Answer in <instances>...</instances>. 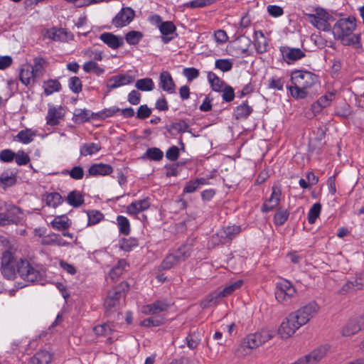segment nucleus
I'll use <instances>...</instances> for the list:
<instances>
[{"label":"nucleus","mask_w":364,"mask_h":364,"mask_svg":"<svg viewBox=\"0 0 364 364\" xmlns=\"http://www.w3.org/2000/svg\"><path fill=\"white\" fill-rule=\"evenodd\" d=\"M355 28V18L349 16L348 18L339 19L331 29L334 38L341 40L343 45L361 48L360 35H352Z\"/></svg>","instance_id":"f257e3e1"},{"label":"nucleus","mask_w":364,"mask_h":364,"mask_svg":"<svg viewBox=\"0 0 364 364\" xmlns=\"http://www.w3.org/2000/svg\"><path fill=\"white\" fill-rule=\"evenodd\" d=\"M18 275L28 283L41 282L46 276V271L39 267H33L27 259H21L16 264Z\"/></svg>","instance_id":"f03ea898"},{"label":"nucleus","mask_w":364,"mask_h":364,"mask_svg":"<svg viewBox=\"0 0 364 364\" xmlns=\"http://www.w3.org/2000/svg\"><path fill=\"white\" fill-rule=\"evenodd\" d=\"M290 80L292 85L308 90L318 82V76L310 71L296 70L291 72Z\"/></svg>","instance_id":"7ed1b4c3"},{"label":"nucleus","mask_w":364,"mask_h":364,"mask_svg":"<svg viewBox=\"0 0 364 364\" xmlns=\"http://www.w3.org/2000/svg\"><path fill=\"white\" fill-rule=\"evenodd\" d=\"M129 288V284L127 282H122L110 290L105 301V307L107 310L111 311L116 307L119 300L125 297Z\"/></svg>","instance_id":"20e7f679"},{"label":"nucleus","mask_w":364,"mask_h":364,"mask_svg":"<svg viewBox=\"0 0 364 364\" xmlns=\"http://www.w3.org/2000/svg\"><path fill=\"white\" fill-rule=\"evenodd\" d=\"M273 337L272 333L266 329L250 333L247 336L242 342V346L245 348L255 349L264 344Z\"/></svg>","instance_id":"39448f33"},{"label":"nucleus","mask_w":364,"mask_h":364,"mask_svg":"<svg viewBox=\"0 0 364 364\" xmlns=\"http://www.w3.org/2000/svg\"><path fill=\"white\" fill-rule=\"evenodd\" d=\"M319 306L314 301L291 313V318L298 321L301 326L307 323L318 311Z\"/></svg>","instance_id":"423d86ee"},{"label":"nucleus","mask_w":364,"mask_h":364,"mask_svg":"<svg viewBox=\"0 0 364 364\" xmlns=\"http://www.w3.org/2000/svg\"><path fill=\"white\" fill-rule=\"evenodd\" d=\"M296 293V290L292 284L287 279H283L277 284L274 294L279 302L286 304L290 301Z\"/></svg>","instance_id":"0eeeda50"},{"label":"nucleus","mask_w":364,"mask_h":364,"mask_svg":"<svg viewBox=\"0 0 364 364\" xmlns=\"http://www.w3.org/2000/svg\"><path fill=\"white\" fill-rule=\"evenodd\" d=\"M242 229L240 225H231L223 228L212 236V242L215 245L226 244L232 241Z\"/></svg>","instance_id":"6e6552de"},{"label":"nucleus","mask_w":364,"mask_h":364,"mask_svg":"<svg viewBox=\"0 0 364 364\" xmlns=\"http://www.w3.org/2000/svg\"><path fill=\"white\" fill-rule=\"evenodd\" d=\"M364 289V272H360L348 280L340 289L339 294L344 295Z\"/></svg>","instance_id":"1a4fd4ad"},{"label":"nucleus","mask_w":364,"mask_h":364,"mask_svg":"<svg viewBox=\"0 0 364 364\" xmlns=\"http://www.w3.org/2000/svg\"><path fill=\"white\" fill-rule=\"evenodd\" d=\"M301 326L300 323H299L297 320L294 319V318H291V315L289 314L281 323L278 333L282 338H288Z\"/></svg>","instance_id":"9d476101"},{"label":"nucleus","mask_w":364,"mask_h":364,"mask_svg":"<svg viewBox=\"0 0 364 364\" xmlns=\"http://www.w3.org/2000/svg\"><path fill=\"white\" fill-rule=\"evenodd\" d=\"M135 16L134 11L130 7H123L113 18L112 23L116 28H122L129 24Z\"/></svg>","instance_id":"9b49d317"},{"label":"nucleus","mask_w":364,"mask_h":364,"mask_svg":"<svg viewBox=\"0 0 364 364\" xmlns=\"http://www.w3.org/2000/svg\"><path fill=\"white\" fill-rule=\"evenodd\" d=\"M282 58L287 64H291L306 56L305 53L300 48L282 46L279 48Z\"/></svg>","instance_id":"f8f14e48"},{"label":"nucleus","mask_w":364,"mask_h":364,"mask_svg":"<svg viewBox=\"0 0 364 364\" xmlns=\"http://www.w3.org/2000/svg\"><path fill=\"white\" fill-rule=\"evenodd\" d=\"M134 78L132 75L127 74H119L109 78L107 81L106 86L108 92H110L111 90L118 88L121 86L131 84L132 82H134Z\"/></svg>","instance_id":"ddd939ff"},{"label":"nucleus","mask_w":364,"mask_h":364,"mask_svg":"<svg viewBox=\"0 0 364 364\" xmlns=\"http://www.w3.org/2000/svg\"><path fill=\"white\" fill-rule=\"evenodd\" d=\"M31 68V64L23 65L20 68L18 75L21 82L28 88L32 87L36 80H38L36 77H34L33 71Z\"/></svg>","instance_id":"4468645a"},{"label":"nucleus","mask_w":364,"mask_h":364,"mask_svg":"<svg viewBox=\"0 0 364 364\" xmlns=\"http://www.w3.org/2000/svg\"><path fill=\"white\" fill-rule=\"evenodd\" d=\"M281 190L277 187H272V194L268 200L262 205L261 210L263 213H268L277 207L280 202Z\"/></svg>","instance_id":"2eb2a0df"},{"label":"nucleus","mask_w":364,"mask_h":364,"mask_svg":"<svg viewBox=\"0 0 364 364\" xmlns=\"http://www.w3.org/2000/svg\"><path fill=\"white\" fill-rule=\"evenodd\" d=\"M112 172L113 168L109 164L103 163L94 164L88 169L87 176H105L111 174Z\"/></svg>","instance_id":"dca6fc26"},{"label":"nucleus","mask_w":364,"mask_h":364,"mask_svg":"<svg viewBox=\"0 0 364 364\" xmlns=\"http://www.w3.org/2000/svg\"><path fill=\"white\" fill-rule=\"evenodd\" d=\"M150 207L149 198H145L142 200H135L131 203L127 207V213L132 215H137Z\"/></svg>","instance_id":"f3484780"},{"label":"nucleus","mask_w":364,"mask_h":364,"mask_svg":"<svg viewBox=\"0 0 364 364\" xmlns=\"http://www.w3.org/2000/svg\"><path fill=\"white\" fill-rule=\"evenodd\" d=\"M100 38L112 49H117L124 45L123 38L112 33H103L100 35Z\"/></svg>","instance_id":"a211bd4d"},{"label":"nucleus","mask_w":364,"mask_h":364,"mask_svg":"<svg viewBox=\"0 0 364 364\" xmlns=\"http://www.w3.org/2000/svg\"><path fill=\"white\" fill-rule=\"evenodd\" d=\"M48 65V63L45 58L40 56L34 58L33 65L31 64V70L33 71L34 77L41 78L46 73Z\"/></svg>","instance_id":"6ab92c4d"},{"label":"nucleus","mask_w":364,"mask_h":364,"mask_svg":"<svg viewBox=\"0 0 364 364\" xmlns=\"http://www.w3.org/2000/svg\"><path fill=\"white\" fill-rule=\"evenodd\" d=\"M168 304L165 300H157L152 304L143 306V313L146 314H156L166 311Z\"/></svg>","instance_id":"aec40b11"},{"label":"nucleus","mask_w":364,"mask_h":364,"mask_svg":"<svg viewBox=\"0 0 364 364\" xmlns=\"http://www.w3.org/2000/svg\"><path fill=\"white\" fill-rule=\"evenodd\" d=\"M159 86L164 91L172 93L175 90V84L171 74L168 71H163L160 74Z\"/></svg>","instance_id":"412c9836"},{"label":"nucleus","mask_w":364,"mask_h":364,"mask_svg":"<svg viewBox=\"0 0 364 364\" xmlns=\"http://www.w3.org/2000/svg\"><path fill=\"white\" fill-rule=\"evenodd\" d=\"M62 107L60 106L56 108L54 106H50L46 116V122L50 126H55L60 123V119L63 117Z\"/></svg>","instance_id":"4be33fe9"},{"label":"nucleus","mask_w":364,"mask_h":364,"mask_svg":"<svg viewBox=\"0 0 364 364\" xmlns=\"http://www.w3.org/2000/svg\"><path fill=\"white\" fill-rule=\"evenodd\" d=\"M4 213L9 225H17L21 221V210L15 205H12Z\"/></svg>","instance_id":"5701e85b"},{"label":"nucleus","mask_w":364,"mask_h":364,"mask_svg":"<svg viewBox=\"0 0 364 364\" xmlns=\"http://www.w3.org/2000/svg\"><path fill=\"white\" fill-rule=\"evenodd\" d=\"M209 184V180L205 178H196L186 183L183 193H192L198 190L200 186Z\"/></svg>","instance_id":"b1692460"},{"label":"nucleus","mask_w":364,"mask_h":364,"mask_svg":"<svg viewBox=\"0 0 364 364\" xmlns=\"http://www.w3.org/2000/svg\"><path fill=\"white\" fill-rule=\"evenodd\" d=\"M252 111L253 109L248 105L246 100L235 108L233 115L236 119H246Z\"/></svg>","instance_id":"393cba45"},{"label":"nucleus","mask_w":364,"mask_h":364,"mask_svg":"<svg viewBox=\"0 0 364 364\" xmlns=\"http://www.w3.org/2000/svg\"><path fill=\"white\" fill-rule=\"evenodd\" d=\"M160 32L163 35L162 41L164 43H168L172 40L173 37H168V35L173 34L176 31V26L171 21H165L159 25Z\"/></svg>","instance_id":"a878e982"},{"label":"nucleus","mask_w":364,"mask_h":364,"mask_svg":"<svg viewBox=\"0 0 364 364\" xmlns=\"http://www.w3.org/2000/svg\"><path fill=\"white\" fill-rule=\"evenodd\" d=\"M52 227L58 231H65L71 226V220L65 215L56 216L50 223Z\"/></svg>","instance_id":"bb28decb"},{"label":"nucleus","mask_w":364,"mask_h":364,"mask_svg":"<svg viewBox=\"0 0 364 364\" xmlns=\"http://www.w3.org/2000/svg\"><path fill=\"white\" fill-rule=\"evenodd\" d=\"M207 77L212 90L215 92H222L223 87L226 85L223 80L211 71L208 73Z\"/></svg>","instance_id":"cd10ccee"},{"label":"nucleus","mask_w":364,"mask_h":364,"mask_svg":"<svg viewBox=\"0 0 364 364\" xmlns=\"http://www.w3.org/2000/svg\"><path fill=\"white\" fill-rule=\"evenodd\" d=\"M46 36L55 41H65L67 40L68 33L63 28H51L47 30Z\"/></svg>","instance_id":"c85d7f7f"},{"label":"nucleus","mask_w":364,"mask_h":364,"mask_svg":"<svg viewBox=\"0 0 364 364\" xmlns=\"http://www.w3.org/2000/svg\"><path fill=\"white\" fill-rule=\"evenodd\" d=\"M41 243L44 245L66 246L68 245L60 235L55 233H51L45 236L42 239Z\"/></svg>","instance_id":"c756f323"},{"label":"nucleus","mask_w":364,"mask_h":364,"mask_svg":"<svg viewBox=\"0 0 364 364\" xmlns=\"http://www.w3.org/2000/svg\"><path fill=\"white\" fill-rule=\"evenodd\" d=\"M306 15L308 17L309 21L316 28L323 31H329L331 30L330 23L323 19L318 18V16L313 14H307Z\"/></svg>","instance_id":"7c9ffc66"},{"label":"nucleus","mask_w":364,"mask_h":364,"mask_svg":"<svg viewBox=\"0 0 364 364\" xmlns=\"http://www.w3.org/2000/svg\"><path fill=\"white\" fill-rule=\"evenodd\" d=\"M51 355L46 350L37 352L29 360L28 364H49Z\"/></svg>","instance_id":"2f4dec72"},{"label":"nucleus","mask_w":364,"mask_h":364,"mask_svg":"<svg viewBox=\"0 0 364 364\" xmlns=\"http://www.w3.org/2000/svg\"><path fill=\"white\" fill-rule=\"evenodd\" d=\"M36 136L35 131L31 129H25L21 130L15 138L20 142L24 144H28L33 141L34 137Z\"/></svg>","instance_id":"473e14b6"},{"label":"nucleus","mask_w":364,"mask_h":364,"mask_svg":"<svg viewBox=\"0 0 364 364\" xmlns=\"http://www.w3.org/2000/svg\"><path fill=\"white\" fill-rule=\"evenodd\" d=\"M360 331V327L359 326L355 318H353L350 319L348 322L343 326L342 329V334L344 336H350Z\"/></svg>","instance_id":"72a5a7b5"},{"label":"nucleus","mask_w":364,"mask_h":364,"mask_svg":"<svg viewBox=\"0 0 364 364\" xmlns=\"http://www.w3.org/2000/svg\"><path fill=\"white\" fill-rule=\"evenodd\" d=\"M90 110L87 109H77L75 110L73 117V121L77 124H82L90 121Z\"/></svg>","instance_id":"f704fd0d"},{"label":"nucleus","mask_w":364,"mask_h":364,"mask_svg":"<svg viewBox=\"0 0 364 364\" xmlns=\"http://www.w3.org/2000/svg\"><path fill=\"white\" fill-rule=\"evenodd\" d=\"M67 202L69 205L77 208L84 203L83 196L78 191H71L67 196Z\"/></svg>","instance_id":"c9c22d12"},{"label":"nucleus","mask_w":364,"mask_h":364,"mask_svg":"<svg viewBox=\"0 0 364 364\" xmlns=\"http://www.w3.org/2000/svg\"><path fill=\"white\" fill-rule=\"evenodd\" d=\"M44 94L46 96L50 95L54 92H59L61 90L62 86L58 80L50 79L44 82Z\"/></svg>","instance_id":"e433bc0d"},{"label":"nucleus","mask_w":364,"mask_h":364,"mask_svg":"<svg viewBox=\"0 0 364 364\" xmlns=\"http://www.w3.org/2000/svg\"><path fill=\"white\" fill-rule=\"evenodd\" d=\"M117 224L119 228V232L124 235H129L131 232V226L129 220L123 215L117 217Z\"/></svg>","instance_id":"4c0bfd02"},{"label":"nucleus","mask_w":364,"mask_h":364,"mask_svg":"<svg viewBox=\"0 0 364 364\" xmlns=\"http://www.w3.org/2000/svg\"><path fill=\"white\" fill-rule=\"evenodd\" d=\"M101 150V146L95 143H86L82 144L80 149L81 156H86L92 155Z\"/></svg>","instance_id":"58836bf2"},{"label":"nucleus","mask_w":364,"mask_h":364,"mask_svg":"<svg viewBox=\"0 0 364 364\" xmlns=\"http://www.w3.org/2000/svg\"><path fill=\"white\" fill-rule=\"evenodd\" d=\"M128 264L125 259H119L116 266L109 272V277L112 280L120 277L124 272Z\"/></svg>","instance_id":"ea45409f"},{"label":"nucleus","mask_w":364,"mask_h":364,"mask_svg":"<svg viewBox=\"0 0 364 364\" xmlns=\"http://www.w3.org/2000/svg\"><path fill=\"white\" fill-rule=\"evenodd\" d=\"M136 89L144 92L151 91L154 88V83L151 78L146 77L137 80L135 83Z\"/></svg>","instance_id":"a19ab883"},{"label":"nucleus","mask_w":364,"mask_h":364,"mask_svg":"<svg viewBox=\"0 0 364 364\" xmlns=\"http://www.w3.org/2000/svg\"><path fill=\"white\" fill-rule=\"evenodd\" d=\"M287 88L289 90L291 96L296 100H302L307 97L308 90L299 87L296 85H287Z\"/></svg>","instance_id":"79ce46f5"},{"label":"nucleus","mask_w":364,"mask_h":364,"mask_svg":"<svg viewBox=\"0 0 364 364\" xmlns=\"http://www.w3.org/2000/svg\"><path fill=\"white\" fill-rule=\"evenodd\" d=\"M289 215V211L286 209L279 208L274 216V223L277 226H281L285 223Z\"/></svg>","instance_id":"37998d69"},{"label":"nucleus","mask_w":364,"mask_h":364,"mask_svg":"<svg viewBox=\"0 0 364 364\" xmlns=\"http://www.w3.org/2000/svg\"><path fill=\"white\" fill-rule=\"evenodd\" d=\"M144 35L141 31H131L126 33L125 40L131 46L137 45L142 39Z\"/></svg>","instance_id":"c03bdc74"},{"label":"nucleus","mask_w":364,"mask_h":364,"mask_svg":"<svg viewBox=\"0 0 364 364\" xmlns=\"http://www.w3.org/2000/svg\"><path fill=\"white\" fill-rule=\"evenodd\" d=\"M88 222L87 225H95L102 220H104V215L100 211L97 210H91L87 212Z\"/></svg>","instance_id":"a18cd8bd"},{"label":"nucleus","mask_w":364,"mask_h":364,"mask_svg":"<svg viewBox=\"0 0 364 364\" xmlns=\"http://www.w3.org/2000/svg\"><path fill=\"white\" fill-rule=\"evenodd\" d=\"M82 68L85 73H89L93 72L98 76L105 73V69L100 68L96 62L92 60L85 63Z\"/></svg>","instance_id":"49530a36"},{"label":"nucleus","mask_w":364,"mask_h":364,"mask_svg":"<svg viewBox=\"0 0 364 364\" xmlns=\"http://www.w3.org/2000/svg\"><path fill=\"white\" fill-rule=\"evenodd\" d=\"M163 151L156 147H151L146 149L143 158H147L152 161H160L163 159Z\"/></svg>","instance_id":"de8ad7c7"},{"label":"nucleus","mask_w":364,"mask_h":364,"mask_svg":"<svg viewBox=\"0 0 364 364\" xmlns=\"http://www.w3.org/2000/svg\"><path fill=\"white\" fill-rule=\"evenodd\" d=\"M16 264V263L1 267V274L5 279L11 280L14 279L16 277L18 273Z\"/></svg>","instance_id":"09e8293b"},{"label":"nucleus","mask_w":364,"mask_h":364,"mask_svg":"<svg viewBox=\"0 0 364 364\" xmlns=\"http://www.w3.org/2000/svg\"><path fill=\"white\" fill-rule=\"evenodd\" d=\"M93 331L98 336H109L112 333L111 324L104 323L93 328Z\"/></svg>","instance_id":"8fccbe9b"},{"label":"nucleus","mask_w":364,"mask_h":364,"mask_svg":"<svg viewBox=\"0 0 364 364\" xmlns=\"http://www.w3.org/2000/svg\"><path fill=\"white\" fill-rule=\"evenodd\" d=\"M63 202V198L58 193L53 192L46 195V203L50 207L55 208Z\"/></svg>","instance_id":"3c124183"},{"label":"nucleus","mask_w":364,"mask_h":364,"mask_svg":"<svg viewBox=\"0 0 364 364\" xmlns=\"http://www.w3.org/2000/svg\"><path fill=\"white\" fill-rule=\"evenodd\" d=\"M242 284V280H237L235 282L230 284L226 286L223 290L219 291V296L220 297H226L232 294L236 289H238L241 287Z\"/></svg>","instance_id":"603ef678"},{"label":"nucleus","mask_w":364,"mask_h":364,"mask_svg":"<svg viewBox=\"0 0 364 364\" xmlns=\"http://www.w3.org/2000/svg\"><path fill=\"white\" fill-rule=\"evenodd\" d=\"M119 245L122 250L129 252L132 248L139 245L138 239L136 237L122 238L119 240Z\"/></svg>","instance_id":"864d4df0"},{"label":"nucleus","mask_w":364,"mask_h":364,"mask_svg":"<svg viewBox=\"0 0 364 364\" xmlns=\"http://www.w3.org/2000/svg\"><path fill=\"white\" fill-rule=\"evenodd\" d=\"M181 258L180 255L176 254H169L166 257L161 264L162 269H168L171 268L175 264L178 262Z\"/></svg>","instance_id":"5fc2aeb1"},{"label":"nucleus","mask_w":364,"mask_h":364,"mask_svg":"<svg viewBox=\"0 0 364 364\" xmlns=\"http://www.w3.org/2000/svg\"><path fill=\"white\" fill-rule=\"evenodd\" d=\"M188 347L191 350H194L198 346L200 341V336L199 332H193L189 333L186 338Z\"/></svg>","instance_id":"6e6d98bb"},{"label":"nucleus","mask_w":364,"mask_h":364,"mask_svg":"<svg viewBox=\"0 0 364 364\" xmlns=\"http://www.w3.org/2000/svg\"><path fill=\"white\" fill-rule=\"evenodd\" d=\"M166 129L167 132L173 136H176L177 135H180L178 138V144L182 145V139H181V132H182V124L180 122L171 123L170 125L166 126Z\"/></svg>","instance_id":"4d7b16f0"},{"label":"nucleus","mask_w":364,"mask_h":364,"mask_svg":"<svg viewBox=\"0 0 364 364\" xmlns=\"http://www.w3.org/2000/svg\"><path fill=\"white\" fill-rule=\"evenodd\" d=\"M216 0H193L183 4V7L190 9L203 8L213 4Z\"/></svg>","instance_id":"13d9d810"},{"label":"nucleus","mask_w":364,"mask_h":364,"mask_svg":"<svg viewBox=\"0 0 364 364\" xmlns=\"http://www.w3.org/2000/svg\"><path fill=\"white\" fill-rule=\"evenodd\" d=\"M321 210V205L320 203H314L308 213V221L310 224H314L318 218Z\"/></svg>","instance_id":"bf43d9fd"},{"label":"nucleus","mask_w":364,"mask_h":364,"mask_svg":"<svg viewBox=\"0 0 364 364\" xmlns=\"http://www.w3.org/2000/svg\"><path fill=\"white\" fill-rule=\"evenodd\" d=\"M68 87L73 93H80L82 90V85L80 79L77 76L70 77L68 80Z\"/></svg>","instance_id":"052dcab7"},{"label":"nucleus","mask_w":364,"mask_h":364,"mask_svg":"<svg viewBox=\"0 0 364 364\" xmlns=\"http://www.w3.org/2000/svg\"><path fill=\"white\" fill-rule=\"evenodd\" d=\"M284 79L283 77H278L277 76L272 77L269 80L268 88L282 91L284 90Z\"/></svg>","instance_id":"680f3d73"},{"label":"nucleus","mask_w":364,"mask_h":364,"mask_svg":"<svg viewBox=\"0 0 364 364\" xmlns=\"http://www.w3.org/2000/svg\"><path fill=\"white\" fill-rule=\"evenodd\" d=\"M164 318L160 316H152L141 321V326L145 327L159 326L163 323Z\"/></svg>","instance_id":"e2e57ef3"},{"label":"nucleus","mask_w":364,"mask_h":364,"mask_svg":"<svg viewBox=\"0 0 364 364\" xmlns=\"http://www.w3.org/2000/svg\"><path fill=\"white\" fill-rule=\"evenodd\" d=\"M215 67L223 72H228L232 68V62L230 59H218L215 60Z\"/></svg>","instance_id":"0e129e2a"},{"label":"nucleus","mask_w":364,"mask_h":364,"mask_svg":"<svg viewBox=\"0 0 364 364\" xmlns=\"http://www.w3.org/2000/svg\"><path fill=\"white\" fill-rule=\"evenodd\" d=\"M15 162L18 166H24L30 162V156L28 154L25 153L23 150H18L16 153V157L14 158Z\"/></svg>","instance_id":"69168bd1"},{"label":"nucleus","mask_w":364,"mask_h":364,"mask_svg":"<svg viewBox=\"0 0 364 364\" xmlns=\"http://www.w3.org/2000/svg\"><path fill=\"white\" fill-rule=\"evenodd\" d=\"M63 173H68L73 179L80 180L84 176V170L81 166H74L70 171L65 170Z\"/></svg>","instance_id":"338daca9"},{"label":"nucleus","mask_w":364,"mask_h":364,"mask_svg":"<svg viewBox=\"0 0 364 364\" xmlns=\"http://www.w3.org/2000/svg\"><path fill=\"white\" fill-rule=\"evenodd\" d=\"M16 153L11 149H6L0 151V161L4 163H10L14 160Z\"/></svg>","instance_id":"774afa93"}]
</instances>
